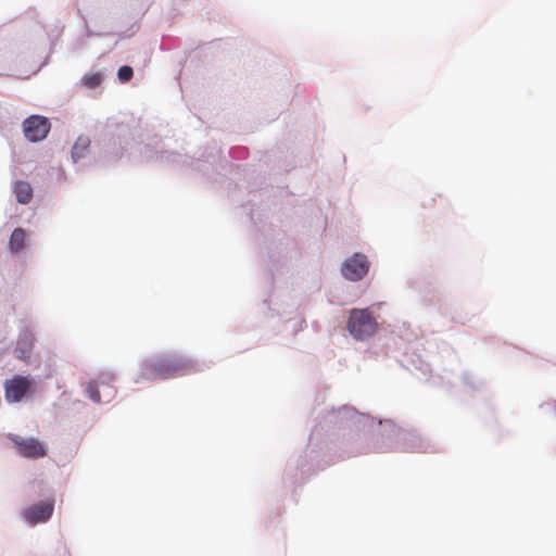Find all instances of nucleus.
I'll return each instance as SVG.
<instances>
[{
    "mask_svg": "<svg viewBox=\"0 0 556 556\" xmlns=\"http://www.w3.org/2000/svg\"><path fill=\"white\" fill-rule=\"evenodd\" d=\"M8 438L14 444L17 453L25 458L38 459L47 455L45 444L37 438H23L13 433H10Z\"/></svg>",
    "mask_w": 556,
    "mask_h": 556,
    "instance_id": "3",
    "label": "nucleus"
},
{
    "mask_svg": "<svg viewBox=\"0 0 556 556\" xmlns=\"http://www.w3.org/2000/svg\"><path fill=\"white\" fill-rule=\"evenodd\" d=\"M437 197H440V195L434 192L429 191V192L424 193V195L421 198V206L424 208H428V210L433 208L435 205V202H437Z\"/></svg>",
    "mask_w": 556,
    "mask_h": 556,
    "instance_id": "14",
    "label": "nucleus"
},
{
    "mask_svg": "<svg viewBox=\"0 0 556 556\" xmlns=\"http://www.w3.org/2000/svg\"><path fill=\"white\" fill-rule=\"evenodd\" d=\"M13 191L17 202L21 204H27L33 199V188L27 181L17 180L14 184Z\"/></svg>",
    "mask_w": 556,
    "mask_h": 556,
    "instance_id": "10",
    "label": "nucleus"
},
{
    "mask_svg": "<svg viewBox=\"0 0 556 556\" xmlns=\"http://www.w3.org/2000/svg\"><path fill=\"white\" fill-rule=\"evenodd\" d=\"M134 71L130 66L124 65L118 68L117 76L122 83H127L131 79Z\"/></svg>",
    "mask_w": 556,
    "mask_h": 556,
    "instance_id": "15",
    "label": "nucleus"
},
{
    "mask_svg": "<svg viewBox=\"0 0 556 556\" xmlns=\"http://www.w3.org/2000/svg\"><path fill=\"white\" fill-rule=\"evenodd\" d=\"M35 337L30 331H23L17 340L14 353L21 361H27L33 351Z\"/></svg>",
    "mask_w": 556,
    "mask_h": 556,
    "instance_id": "9",
    "label": "nucleus"
},
{
    "mask_svg": "<svg viewBox=\"0 0 556 556\" xmlns=\"http://www.w3.org/2000/svg\"><path fill=\"white\" fill-rule=\"evenodd\" d=\"M348 330L356 340L372 337L378 330V323L368 308H353L350 312Z\"/></svg>",
    "mask_w": 556,
    "mask_h": 556,
    "instance_id": "2",
    "label": "nucleus"
},
{
    "mask_svg": "<svg viewBox=\"0 0 556 556\" xmlns=\"http://www.w3.org/2000/svg\"><path fill=\"white\" fill-rule=\"evenodd\" d=\"M53 510L54 500H48L25 508L22 516L30 525L43 523L51 518Z\"/></svg>",
    "mask_w": 556,
    "mask_h": 556,
    "instance_id": "7",
    "label": "nucleus"
},
{
    "mask_svg": "<svg viewBox=\"0 0 556 556\" xmlns=\"http://www.w3.org/2000/svg\"><path fill=\"white\" fill-rule=\"evenodd\" d=\"M102 81L103 75L101 73H88L83 77L84 85L89 89L99 87Z\"/></svg>",
    "mask_w": 556,
    "mask_h": 556,
    "instance_id": "13",
    "label": "nucleus"
},
{
    "mask_svg": "<svg viewBox=\"0 0 556 556\" xmlns=\"http://www.w3.org/2000/svg\"><path fill=\"white\" fill-rule=\"evenodd\" d=\"M51 128L50 121L41 115H31L23 122L25 137L31 142L43 140Z\"/></svg>",
    "mask_w": 556,
    "mask_h": 556,
    "instance_id": "4",
    "label": "nucleus"
},
{
    "mask_svg": "<svg viewBox=\"0 0 556 556\" xmlns=\"http://www.w3.org/2000/svg\"><path fill=\"white\" fill-rule=\"evenodd\" d=\"M25 230L23 228H15L11 233L9 247L12 251L18 252L24 248Z\"/></svg>",
    "mask_w": 556,
    "mask_h": 556,
    "instance_id": "11",
    "label": "nucleus"
},
{
    "mask_svg": "<svg viewBox=\"0 0 556 556\" xmlns=\"http://www.w3.org/2000/svg\"><path fill=\"white\" fill-rule=\"evenodd\" d=\"M198 370L193 361L181 356H163L148 361L141 368L140 380L169 379Z\"/></svg>",
    "mask_w": 556,
    "mask_h": 556,
    "instance_id": "1",
    "label": "nucleus"
},
{
    "mask_svg": "<svg viewBox=\"0 0 556 556\" xmlns=\"http://www.w3.org/2000/svg\"><path fill=\"white\" fill-rule=\"evenodd\" d=\"M90 146V140L87 137H79L73 146L72 156L75 161L85 156Z\"/></svg>",
    "mask_w": 556,
    "mask_h": 556,
    "instance_id": "12",
    "label": "nucleus"
},
{
    "mask_svg": "<svg viewBox=\"0 0 556 556\" xmlns=\"http://www.w3.org/2000/svg\"><path fill=\"white\" fill-rule=\"evenodd\" d=\"M31 380L26 376L16 375L4 382V396L9 403H17L29 392Z\"/></svg>",
    "mask_w": 556,
    "mask_h": 556,
    "instance_id": "5",
    "label": "nucleus"
},
{
    "mask_svg": "<svg viewBox=\"0 0 556 556\" xmlns=\"http://www.w3.org/2000/svg\"><path fill=\"white\" fill-rule=\"evenodd\" d=\"M101 390L103 391L106 400H110L115 393L114 388L102 379L90 381L86 388L89 399L96 403H100L102 401Z\"/></svg>",
    "mask_w": 556,
    "mask_h": 556,
    "instance_id": "8",
    "label": "nucleus"
},
{
    "mask_svg": "<svg viewBox=\"0 0 556 556\" xmlns=\"http://www.w3.org/2000/svg\"><path fill=\"white\" fill-rule=\"evenodd\" d=\"M369 270V262L367 256L362 253H355L353 256L348 258L341 268L342 275L351 280H361Z\"/></svg>",
    "mask_w": 556,
    "mask_h": 556,
    "instance_id": "6",
    "label": "nucleus"
}]
</instances>
